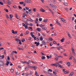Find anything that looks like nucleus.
Masks as SVG:
<instances>
[{"label": "nucleus", "instance_id": "f257e3e1", "mask_svg": "<svg viewBox=\"0 0 76 76\" xmlns=\"http://www.w3.org/2000/svg\"><path fill=\"white\" fill-rule=\"evenodd\" d=\"M51 66H56V67H57V66H58V67H60V68H63V66H61V65H60V64H58V63H56L54 64H51Z\"/></svg>", "mask_w": 76, "mask_h": 76}, {"label": "nucleus", "instance_id": "f03ea898", "mask_svg": "<svg viewBox=\"0 0 76 76\" xmlns=\"http://www.w3.org/2000/svg\"><path fill=\"white\" fill-rule=\"evenodd\" d=\"M4 63L3 61L1 60L0 61V66L2 67H3Z\"/></svg>", "mask_w": 76, "mask_h": 76}, {"label": "nucleus", "instance_id": "7ed1b4c3", "mask_svg": "<svg viewBox=\"0 0 76 76\" xmlns=\"http://www.w3.org/2000/svg\"><path fill=\"white\" fill-rule=\"evenodd\" d=\"M71 50L72 52V54L73 56H75V50H74V49H73V48H72Z\"/></svg>", "mask_w": 76, "mask_h": 76}, {"label": "nucleus", "instance_id": "20e7f679", "mask_svg": "<svg viewBox=\"0 0 76 76\" xmlns=\"http://www.w3.org/2000/svg\"><path fill=\"white\" fill-rule=\"evenodd\" d=\"M24 1L25 2H26V3H31V0H25Z\"/></svg>", "mask_w": 76, "mask_h": 76}, {"label": "nucleus", "instance_id": "39448f33", "mask_svg": "<svg viewBox=\"0 0 76 76\" xmlns=\"http://www.w3.org/2000/svg\"><path fill=\"white\" fill-rule=\"evenodd\" d=\"M34 44H36V46H37V47H38V45H39V42H38L37 43V42H34Z\"/></svg>", "mask_w": 76, "mask_h": 76}, {"label": "nucleus", "instance_id": "423d86ee", "mask_svg": "<svg viewBox=\"0 0 76 76\" xmlns=\"http://www.w3.org/2000/svg\"><path fill=\"white\" fill-rule=\"evenodd\" d=\"M42 44L43 45H46V42H45V41L44 40H43L42 41Z\"/></svg>", "mask_w": 76, "mask_h": 76}, {"label": "nucleus", "instance_id": "0eeeda50", "mask_svg": "<svg viewBox=\"0 0 76 76\" xmlns=\"http://www.w3.org/2000/svg\"><path fill=\"white\" fill-rule=\"evenodd\" d=\"M10 19L12 20V17H13V15L10 14Z\"/></svg>", "mask_w": 76, "mask_h": 76}, {"label": "nucleus", "instance_id": "6e6552de", "mask_svg": "<svg viewBox=\"0 0 76 76\" xmlns=\"http://www.w3.org/2000/svg\"><path fill=\"white\" fill-rule=\"evenodd\" d=\"M64 39H65L63 37L62 39H61V41L62 42H64Z\"/></svg>", "mask_w": 76, "mask_h": 76}, {"label": "nucleus", "instance_id": "1a4fd4ad", "mask_svg": "<svg viewBox=\"0 0 76 76\" xmlns=\"http://www.w3.org/2000/svg\"><path fill=\"white\" fill-rule=\"evenodd\" d=\"M36 30L37 31L40 32V31H41V28H37Z\"/></svg>", "mask_w": 76, "mask_h": 76}, {"label": "nucleus", "instance_id": "9d476101", "mask_svg": "<svg viewBox=\"0 0 76 76\" xmlns=\"http://www.w3.org/2000/svg\"><path fill=\"white\" fill-rule=\"evenodd\" d=\"M40 10V11H41V12H45V10L43 8L41 9Z\"/></svg>", "mask_w": 76, "mask_h": 76}, {"label": "nucleus", "instance_id": "9b49d317", "mask_svg": "<svg viewBox=\"0 0 76 76\" xmlns=\"http://www.w3.org/2000/svg\"><path fill=\"white\" fill-rule=\"evenodd\" d=\"M42 28L44 30H46L47 29V27L45 26H43L42 27Z\"/></svg>", "mask_w": 76, "mask_h": 76}, {"label": "nucleus", "instance_id": "f8f14e48", "mask_svg": "<svg viewBox=\"0 0 76 76\" xmlns=\"http://www.w3.org/2000/svg\"><path fill=\"white\" fill-rule=\"evenodd\" d=\"M67 34H68V35L69 37L71 38H72V37H71V35H70V33H69V32H67Z\"/></svg>", "mask_w": 76, "mask_h": 76}, {"label": "nucleus", "instance_id": "ddd939ff", "mask_svg": "<svg viewBox=\"0 0 76 76\" xmlns=\"http://www.w3.org/2000/svg\"><path fill=\"white\" fill-rule=\"evenodd\" d=\"M28 20H29V21H30V22H33V20H32V19L31 18H28Z\"/></svg>", "mask_w": 76, "mask_h": 76}, {"label": "nucleus", "instance_id": "4468645a", "mask_svg": "<svg viewBox=\"0 0 76 76\" xmlns=\"http://www.w3.org/2000/svg\"><path fill=\"white\" fill-rule=\"evenodd\" d=\"M57 49H58L59 50H60V49H63V48L62 47H57Z\"/></svg>", "mask_w": 76, "mask_h": 76}, {"label": "nucleus", "instance_id": "2eb2a0df", "mask_svg": "<svg viewBox=\"0 0 76 76\" xmlns=\"http://www.w3.org/2000/svg\"><path fill=\"white\" fill-rule=\"evenodd\" d=\"M4 57V56L3 55L2 56H1V55H0V58H3Z\"/></svg>", "mask_w": 76, "mask_h": 76}, {"label": "nucleus", "instance_id": "dca6fc26", "mask_svg": "<svg viewBox=\"0 0 76 76\" xmlns=\"http://www.w3.org/2000/svg\"><path fill=\"white\" fill-rule=\"evenodd\" d=\"M69 73V71H65L64 72L65 74H66V73Z\"/></svg>", "mask_w": 76, "mask_h": 76}, {"label": "nucleus", "instance_id": "f3484780", "mask_svg": "<svg viewBox=\"0 0 76 76\" xmlns=\"http://www.w3.org/2000/svg\"><path fill=\"white\" fill-rule=\"evenodd\" d=\"M47 75H48V76H51L52 75V73H50V72H48V74H47Z\"/></svg>", "mask_w": 76, "mask_h": 76}, {"label": "nucleus", "instance_id": "a211bd4d", "mask_svg": "<svg viewBox=\"0 0 76 76\" xmlns=\"http://www.w3.org/2000/svg\"><path fill=\"white\" fill-rule=\"evenodd\" d=\"M36 40L37 41H39V37H37L36 39Z\"/></svg>", "mask_w": 76, "mask_h": 76}, {"label": "nucleus", "instance_id": "6ab92c4d", "mask_svg": "<svg viewBox=\"0 0 76 76\" xmlns=\"http://www.w3.org/2000/svg\"><path fill=\"white\" fill-rule=\"evenodd\" d=\"M6 17L7 18V19H9V17L8 15H7V14H6Z\"/></svg>", "mask_w": 76, "mask_h": 76}, {"label": "nucleus", "instance_id": "aec40b11", "mask_svg": "<svg viewBox=\"0 0 76 76\" xmlns=\"http://www.w3.org/2000/svg\"><path fill=\"white\" fill-rule=\"evenodd\" d=\"M21 62L22 63H26V64L27 63V62H26V61H21Z\"/></svg>", "mask_w": 76, "mask_h": 76}, {"label": "nucleus", "instance_id": "412c9836", "mask_svg": "<svg viewBox=\"0 0 76 76\" xmlns=\"http://www.w3.org/2000/svg\"><path fill=\"white\" fill-rule=\"evenodd\" d=\"M18 48V50H23V49H22L19 47Z\"/></svg>", "mask_w": 76, "mask_h": 76}, {"label": "nucleus", "instance_id": "4be33fe9", "mask_svg": "<svg viewBox=\"0 0 76 76\" xmlns=\"http://www.w3.org/2000/svg\"><path fill=\"white\" fill-rule=\"evenodd\" d=\"M35 75L36 76H39V75L38 74V73H37V71H36Z\"/></svg>", "mask_w": 76, "mask_h": 76}, {"label": "nucleus", "instance_id": "5701e85b", "mask_svg": "<svg viewBox=\"0 0 76 76\" xmlns=\"http://www.w3.org/2000/svg\"><path fill=\"white\" fill-rule=\"evenodd\" d=\"M67 66H70V63L68 62L67 63Z\"/></svg>", "mask_w": 76, "mask_h": 76}, {"label": "nucleus", "instance_id": "b1692460", "mask_svg": "<svg viewBox=\"0 0 76 76\" xmlns=\"http://www.w3.org/2000/svg\"><path fill=\"white\" fill-rule=\"evenodd\" d=\"M25 39L24 38H22V40L21 41L22 42H25Z\"/></svg>", "mask_w": 76, "mask_h": 76}, {"label": "nucleus", "instance_id": "393cba45", "mask_svg": "<svg viewBox=\"0 0 76 76\" xmlns=\"http://www.w3.org/2000/svg\"><path fill=\"white\" fill-rule=\"evenodd\" d=\"M48 20V19H46L44 20V22H47Z\"/></svg>", "mask_w": 76, "mask_h": 76}, {"label": "nucleus", "instance_id": "a878e982", "mask_svg": "<svg viewBox=\"0 0 76 76\" xmlns=\"http://www.w3.org/2000/svg\"><path fill=\"white\" fill-rule=\"evenodd\" d=\"M16 74L17 75H20V72H16Z\"/></svg>", "mask_w": 76, "mask_h": 76}, {"label": "nucleus", "instance_id": "bb28decb", "mask_svg": "<svg viewBox=\"0 0 76 76\" xmlns=\"http://www.w3.org/2000/svg\"><path fill=\"white\" fill-rule=\"evenodd\" d=\"M40 41H42L43 40V38H42V36H41L40 38Z\"/></svg>", "mask_w": 76, "mask_h": 76}, {"label": "nucleus", "instance_id": "cd10ccee", "mask_svg": "<svg viewBox=\"0 0 76 76\" xmlns=\"http://www.w3.org/2000/svg\"><path fill=\"white\" fill-rule=\"evenodd\" d=\"M4 10H5V12H9V10H8L6 9H4Z\"/></svg>", "mask_w": 76, "mask_h": 76}, {"label": "nucleus", "instance_id": "c85d7f7f", "mask_svg": "<svg viewBox=\"0 0 76 76\" xmlns=\"http://www.w3.org/2000/svg\"><path fill=\"white\" fill-rule=\"evenodd\" d=\"M51 6L52 7H53V8H54V9L56 8V6H55L53 5H51Z\"/></svg>", "mask_w": 76, "mask_h": 76}, {"label": "nucleus", "instance_id": "c756f323", "mask_svg": "<svg viewBox=\"0 0 76 76\" xmlns=\"http://www.w3.org/2000/svg\"><path fill=\"white\" fill-rule=\"evenodd\" d=\"M15 41H20V39H15Z\"/></svg>", "mask_w": 76, "mask_h": 76}, {"label": "nucleus", "instance_id": "7c9ffc66", "mask_svg": "<svg viewBox=\"0 0 76 76\" xmlns=\"http://www.w3.org/2000/svg\"><path fill=\"white\" fill-rule=\"evenodd\" d=\"M73 72H71L70 74L69 75V76H73Z\"/></svg>", "mask_w": 76, "mask_h": 76}, {"label": "nucleus", "instance_id": "2f4dec72", "mask_svg": "<svg viewBox=\"0 0 76 76\" xmlns=\"http://www.w3.org/2000/svg\"><path fill=\"white\" fill-rule=\"evenodd\" d=\"M56 23L58 25H61V24H60V23L58 22V21H56Z\"/></svg>", "mask_w": 76, "mask_h": 76}, {"label": "nucleus", "instance_id": "473e14b6", "mask_svg": "<svg viewBox=\"0 0 76 76\" xmlns=\"http://www.w3.org/2000/svg\"><path fill=\"white\" fill-rule=\"evenodd\" d=\"M48 72H53V70H52L51 69H49L48 70Z\"/></svg>", "mask_w": 76, "mask_h": 76}, {"label": "nucleus", "instance_id": "72a5a7b5", "mask_svg": "<svg viewBox=\"0 0 76 76\" xmlns=\"http://www.w3.org/2000/svg\"><path fill=\"white\" fill-rule=\"evenodd\" d=\"M9 64V61H7L6 63V66H8Z\"/></svg>", "mask_w": 76, "mask_h": 76}, {"label": "nucleus", "instance_id": "f704fd0d", "mask_svg": "<svg viewBox=\"0 0 76 76\" xmlns=\"http://www.w3.org/2000/svg\"><path fill=\"white\" fill-rule=\"evenodd\" d=\"M45 57L44 56H43L42 57V60H44V59H45Z\"/></svg>", "mask_w": 76, "mask_h": 76}, {"label": "nucleus", "instance_id": "c9c22d12", "mask_svg": "<svg viewBox=\"0 0 76 76\" xmlns=\"http://www.w3.org/2000/svg\"><path fill=\"white\" fill-rule=\"evenodd\" d=\"M39 22H41V21H42V18H39Z\"/></svg>", "mask_w": 76, "mask_h": 76}, {"label": "nucleus", "instance_id": "e433bc0d", "mask_svg": "<svg viewBox=\"0 0 76 76\" xmlns=\"http://www.w3.org/2000/svg\"><path fill=\"white\" fill-rule=\"evenodd\" d=\"M64 5H65V6H67V2H64Z\"/></svg>", "mask_w": 76, "mask_h": 76}, {"label": "nucleus", "instance_id": "4c0bfd02", "mask_svg": "<svg viewBox=\"0 0 76 76\" xmlns=\"http://www.w3.org/2000/svg\"><path fill=\"white\" fill-rule=\"evenodd\" d=\"M27 20H28L26 18H24L23 20V21H24L25 22H26Z\"/></svg>", "mask_w": 76, "mask_h": 76}, {"label": "nucleus", "instance_id": "58836bf2", "mask_svg": "<svg viewBox=\"0 0 76 76\" xmlns=\"http://www.w3.org/2000/svg\"><path fill=\"white\" fill-rule=\"evenodd\" d=\"M26 34H25V35H26V34H29V32L28 31H27L26 32Z\"/></svg>", "mask_w": 76, "mask_h": 76}, {"label": "nucleus", "instance_id": "ea45409f", "mask_svg": "<svg viewBox=\"0 0 76 76\" xmlns=\"http://www.w3.org/2000/svg\"><path fill=\"white\" fill-rule=\"evenodd\" d=\"M15 16L16 17V18H17V19H19V18H18V15L17 14H15Z\"/></svg>", "mask_w": 76, "mask_h": 76}, {"label": "nucleus", "instance_id": "a19ab883", "mask_svg": "<svg viewBox=\"0 0 76 76\" xmlns=\"http://www.w3.org/2000/svg\"><path fill=\"white\" fill-rule=\"evenodd\" d=\"M19 3L20 4H23L24 3V2L23 1L21 2H20Z\"/></svg>", "mask_w": 76, "mask_h": 76}, {"label": "nucleus", "instance_id": "79ce46f5", "mask_svg": "<svg viewBox=\"0 0 76 76\" xmlns=\"http://www.w3.org/2000/svg\"><path fill=\"white\" fill-rule=\"evenodd\" d=\"M50 12L51 13H53V10H51L50 8L49 10Z\"/></svg>", "mask_w": 76, "mask_h": 76}, {"label": "nucleus", "instance_id": "37998d69", "mask_svg": "<svg viewBox=\"0 0 76 76\" xmlns=\"http://www.w3.org/2000/svg\"><path fill=\"white\" fill-rule=\"evenodd\" d=\"M24 68L25 69V70H29V69L28 68H27L26 67H25Z\"/></svg>", "mask_w": 76, "mask_h": 76}, {"label": "nucleus", "instance_id": "c03bdc74", "mask_svg": "<svg viewBox=\"0 0 76 76\" xmlns=\"http://www.w3.org/2000/svg\"><path fill=\"white\" fill-rule=\"evenodd\" d=\"M53 1L54 4H56L57 3V2L56 1V0H54Z\"/></svg>", "mask_w": 76, "mask_h": 76}, {"label": "nucleus", "instance_id": "a18cd8bd", "mask_svg": "<svg viewBox=\"0 0 76 76\" xmlns=\"http://www.w3.org/2000/svg\"><path fill=\"white\" fill-rule=\"evenodd\" d=\"M61 19L63 21V22H64L65 21V20L64 19H63V18H61Z\"/></svg>", "mask_w": 76, "mask_h": 76}, {"label": "nucleus", "instance_id": "49530a36", "mask_svg": "<svg viewBox=\"0 0 76 76\" xmlns=\"http://www.w3.org/2000/svg\"><path fill=\"white\" fill-rule=\"evenodd\" d=\"M53 43L54 44H57V43H56V41H53Z\"/></svg>", "mask_w": 76, "mask_h": 76}, {"label": "nucleus", "instance_id": "de8ad7c7", "mask_svg": "<svg viewBox=\"0 0 76 76\" xmlns=\"http://www.w3.org/2000/svg\"><path fill=\"white\" fill-rule=\"evenodd\" d=\"M33 11H34V12H36V10H37V9L35 8H33Z\"/></svg>", "mask_w": 76, "mask_h": 76}, {"label": "nucleus", "instance_id": "09e8293b", "mask_svg": "<svg viewBox=\"0 0 76 76\" xmlns=\"http://www.w3.org/2000/svg\"><path fill=\"white\" fill-rule=\"evenodd\" d=\"M44 73H45L46 74V75H48V72H47V71H45L44 72Z\"/></svg>", "mask_w": 76, "mask_h": 76}, {"label": "nucleus", "instance_id": "8fccbe9b", "mask_svg": "<svg viewBox=\"0 0 76 76\" xmlns=\"http://www.w3.org/2000/svg\"><path fill=\"white\" fill-rule=\"evenodd\" d=\"M54 54L55 57H57V53H54Z\"/></svg>", "mask_w": 76, "mask_h": 76}, {"label": "nucleus", "instance_id": "3c124183", "mask_svg": "<svg viewBox=\"0 0 76 76\" xmlns=\"http://www.w3.org/2000/svg\"><path fill=\"white\" fill-rule=\"evenodd\" d=\"M11 73H13V69H11Z\"/></svg>", "mask_w": 76, "mask_h": 76}, {"label": "nucleus", "instance_id": "603ef678", "mask_svg": "<svg viewBox=\"0 0 76 76\" xmlns=\"http://www.w3.org/2000/svg\"><path fill=\"white\" fill-rule=\"evenodd\" d=\"M8 4L9 5H10V4H11V2L9 1H8Z\"/></svg>", "mask_w": 76, "mask_h": 76}, {"label": "nucleus", "instance_id": "864d4df0", "mask_svg": "<svg viewBox=\"0 0 76 76\" xmlns=\"http://www.w3.org/2000/svg\"><path fill=\"white\" fill-rule=\"evenodd\" d=\"M37 67H35V66H34V68H33L35 70H36V69H37Z\"/></svg>", "mask_w": 76, "mask_h": 76}, {"label": "nucleus", "instance_id": "5fc2aeb1", "mask_svg": "<svg viewBox=\"0 0 76 76\" xmlns=\"http://www.w3.org/2000/svg\"><path fill=\"white\" fill-rule=\"evenodd\" d=\"M3 49H4V48H0V51H1V50H3Z\"/></svg>", "mask_w": 76, "mask_h": 76}, {"label": "nucleus", "instance_id": "6e6d98bb", "mask_svg": "<svg viewBox=\"0 0 76 76\" xmlns=\"http://www.w3.org/2000/svg\"><path fill=\"white\" fill-rule=\"evenodd\" d=\"M31 63H34V64H36V62H34L32 61H31Z\"/></svg>", "mask_w": 76, "mask_h": 76}, {"label": "nucleus", "instance_id": "4d7b16f0", "mask_svg": "<svg viewBox=\"0 0 76 76\" xmlns=\"http://www.w3.org/2000/svg\"><path fill=\"white\" fill-rule=\"evenodd\" d=\"M26 9L27 10H29V8L27 7H26Z\"/></svg>", "mask_w": 76, "mask_h": 76}, {"label": "nucleus", "instance_id": "13d9d810", "mask_svg": "<svg viewBox=\"0 0 76 76\" xmlns=\"http://www.w3.org/2000/svg\"><path fill=\"white\" fill-rule=\"evenodd\" d=\"M19 44H20V45H21V44H22V42H21V41H20H20H19Z\"/></svg>", "mask_w": 76, "mask_h": 76}, {"label": "nucleus", "instance_id": "bf43d9fd", "mask_svg": "<svg viewBox=\"0 0 76 76\" xmlns=\"http://www.w3.org/2000/svg\"><path fill=\"white\" fill-rule=\"evenodd\" d=\"M25 28H26V29H27V28H28V26L26 25L25 26Z\"/></svg>", "mask_w": 76, "mask_h": 76}, {"label": "nucleus", "instance_id": "052dcab7", "mask_svg": "<svg viewBox=\"0 0 76 76\" xmlns=\"http://www.w3.org/2000/svg\"><path fill=\"white\" fill-rule=\"evenodd\" d=\"M73 56H71L70 58H69V60H72V59L73 58Z\"/></svg>", "mask_w": 76, "mask_h": 76}, {"label": "nucleus", "instance_id": "680f3d73", "mask_svg": "<svg viewBox=\"0 0 76 76\" xmlns=\"http://www.w3.org/2000/svg\"><path fill=\"white\" fill-rule=\"evenodd\" d=\"M13 7L15 9H16L17 8V7L15 6H13Z\"/></svg>", "mask_w": 76, "mask_h": 76}, {"label": "nucleus", "instance_id": "e2e57ef3", "mask_svg": "<svg viewBox=\"0 0 76 76\" xmlns=\"http://www.w3.org/2000/svg\"><path fill=\"white\" fill-rule=\"evenodd\" d=\"M18 8H19V9H22V8L21 7H20V6H18Z\"/></svg>", "mask_w": 76, "mask_h": 76}, {"label": "nucleus", "instance_id": "0e129e2a", "mask_svg": "<svg viewBox=\"0 0 76 76\" xmlns=\"http://www.w3.org/2000/svg\"><path fill=\"white\" fill-rule=\"evenodd\" d=\"M0 4H1V5H3V3L2 2H0Z\"/></svg>", "mask_w": 76, "mask_h": 76}, {"label": "nucleus", "instance_id": "69168bd1", "mask_svg": "<svg viewBox=\"0 0 76 76\" xmlns=\"http://www.w3.org/2000/svg\"><path fill=\"white\" fill-rule=\"evenodd\" d=\"M50 26L51 27H53V24H50Z\"/></svg>", "mask_w": 76, "mask_h": 76}, {"label": "nucleus", "instance_id": "338daca9", "mask_svg": "<svg viewBox=\"0 0 76 76\" xmlns=\"http://www.w3.org/2000/svg\"><path fill=\"white\" fill-rule=\"evenodd\" d=\"M37 16L38 17L39 16V14L38 13H37Z\"/></svg>", "mask_w": 76, "mask_h": 76}, {"label": "nucleus", "instance_id": "774afa93", "mask_svg": "<svg viewBox=\"0 0 76 76\" xmlns=\"http://www.w3.org/2000/svg\"><path fill=\"white\" fill-rule=\"evenodd\" d=\"M22 24H23V26H25V23H22Z\"/></svg>", "mask_w": 76, "mask_h": 76}]
</instances>
